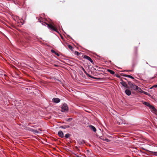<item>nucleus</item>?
<instances>
[{
  "mask_svg": "<svg viewBox=\"0 0 157 157\" xmlns=\"http://www.w3.org/2000/svg\"><path fill=\"white\" fill-rule=\"evenodd\" d=\"M39 21L40 22H42V24L44 25H47L48 28L50 29H52L55 31L57 32V28L54 25L52 24H48L45 22H44L42 21L43 20V18L40 17V18L38 19Z\"/></svg>",
  "mask_w": 157,
  "mask_h": 157,
  "instance_id": "1",
  "label": "nucleus"
},
{
  "mask_svg": "<svg viewBox=\"0 0 157 157\" xmlns=\"http://www.w3.org/2000/svg\"><path fill=\"white\" fill-rule=\"evenodd\" d=\"M68 110L67 105L66 104H64L62 107L61 111L62 112H65Z\"/></svg>",
  "mask_w": 157,
  "mask_h": 157,
  "instance_id": "2",
  "label": "nucleus"
},
{
  "mask_svg": "<svg viewBox=\"0 0 157 157\" xmlns=\"http://www.w3.org/2000/svg\"><path fill=\"white\" fill-rule=\"evenodd\" d=\"M136 90H137L138 92L144 93L146 95H147L148 96L150 95L147 92H145L144 91L142 90L138 86L137 87L136 89Z\"/></svg>",
  "mask_w": 157,
  "mask_h": 157,
  "instance_id": "3",
  "label": "nucleus"
},
{
  "mask_svg": "<svg viewBox=\"0 0 157 157\" xmlns=\"http://www.w3.org/2000/svg\"><path fill=\"white\" fill-rule=\"evenodd\" d=\"M151 111L153 113L156 114L157 113V111L155 108L152 105H151V107H150L149 108Z\"/></svg>",
  "mask_w": 157,
  "mask_h": 157,
  "instance_id": "4",
  "label": "nucleus"
},
{
  "mask_svg": "<svg viewBox=\"0 0 157 157\" xmlns=\"http://www.w3.org/2000/svg\"><path fill=\"white\" fill-rule=\"evenodd\" d=\"M60 100L59 98H54L52 99V101L56 103H58L60 101Z\"/></svg>",
  "mask_w": 157,
  "mask_h": 157,
  "instance_id": "5",
  "label": "nucleus"
},
{
  "mask_svg": "<svg viewBox=\"0 0 157 157\" xmlns=\"http://www.w3.org/2000/svg\"><path fill=\"white\" fill-rule=\"evenodd\" d=\"M84 58L89 60L91 63H92L93 62L92 59L89 56H84Z\"/></svg>",
  "mask_w": 157,
  "mask_h": 157,
  "instance_id": "6",
  "label": "nucleus"
},
{
  "mask_svg": "<svg viewBox=\"0 0 157 157\" xmlns=\"http://www.w3.org/2000/svg\"><path fill=\"white\" fill-rule=\"evenodd\" d=\"M120 83L123 86L127 88H128L127 85L125 82H124L122 80L120 82Z\"/></svg>",
  "mask_w": 157,
  "mask_h": 157,
  "instance_id": "7",
  "label": "nucleus"
},
{
  "mask_svg": "<svg viewBox=\"0 0 157 157\" xmlns=\"http://www.w3.org/2000/svg\"><path fill=\"white\" fill-rule=\"evenodd\" d=\"M125 94L128 96L130 95L131 94V91L128 89L125 90Z\"/></svg>",
  "mask_w": 157,
  "mask_h": 157,
  "instance_id": "8",
  "label": "nucleus"
},
{
  "mask_svg": "<svg viewBox=\"0 0 157 157\" xmlns=\"http://www.w3.org/2000/svg\"><path fill=\"white\" fill-rule=\"evenodd\" d=\"M59 136L61 137L62 138L63 137V133L62 131H59L58 132Z\"/></svg>",
  "mask_w": 157,
  "mask_h": 157,
  "instance_id": "9",
  "label": "nucleus"
},
{
  "mask_svg": "<svg viewBox=\"0 0 157 157\" xmlns=\"http://www.w3.org/2000/svg\"><path fill=\"white\" fill-rule=\"evenodd\" d=\"M89 127L91 129L93 130L94 132H96V129L93 126L90 125L89 126Z\"/></svg>",
  "mask_w": 157,
  "mask_h": 157,
  "instance_id": "10",
  "label": "nucleus"
},
{
  "mask_svg": "<svg viewBox=\"0 0 157 157\" xmlns=\"http://www.w3.org/2000/svg\"><path fill=\"white\" fill-rule=\"evenodd\" d=\"M143 104L147 106H148L149 108L150 107H151V105L149 103L146 102H143Z\"/></svg>",
  "mask_w": 157,
  "mask_h": 157,
  "instance_id": "11",
  "label": "nucleus"
},
{
  "mask_svg": "<svg viewBox=\"0 0 157 157\" xmlns=\"http://www.w3.org/2000/svg\"><path fill=\"white\" fill-rule=\"evenodd\" d=\"M138 86L133 84L131 87L134 90H136Z\"/></svg>",
  "mask_w": 157,
  "mask_h": 157,
  "instance_id": "12",
  "label": "nucleus"
},
{
  "mask_svg": "<svg viewBox=\"0 0 157 157\" xmlns=\"http://www.w3.org/2000/svg\"><path fill=\"white\" fill-rule=\"evenodd\" d=\"M107 71L109 72L112 75H113L115 73V72L111 70L108 69Z\"/></svg>",
  "mask_w": 157,
  "mask_h": 157,
  "instance_id": "13",
  "label": "nucleus"
},
{
  "mask_svg": "<svg viewBox=\"0 0 157 157\" xmlns=\"http://www.w3.org/2000/svg\"><path fill=\"white\" fill-rule=\"evenodd\" d=\"M39 131H37V130H34L33 131L35 133H40V131H41V130H40L39 129Z\"/></svg>",
  "mask_w": 157,
  "mask_h": 157,
  "instance_id": "14",
  "label": "nucleus"
},
{
  "mask_svg": "<svg viewBox=\"0 0 157 157\" xmlns=\"http://www.w3.org/2000/svg\"><path fill=\"white\" fill-rule=\"evenodd\" d=\"M83 71H84V72H85V73H86V74L87 75H88L89 77H90V78H94L93 77L91 76V75H88V74H87L86 72V71H85V70H84V69L83 68Z\"/></svg>",
  "mask_w": 157,
  "mask_h": 157,
  "instance_id": "15",
  "label": "nucleus"
},
{
  "mask_svg": "<svg viewBox=\"0 0 157 157\" xmlns=\"http://www.w3.org/2000/svg\"><path fill=\"white\" fill-rule=\"evenodd\" d=\"M150 152L151 153L153 154V155H157V152H154L152 151H150Z\"/></svg>",
  "mask_w": 157,
  "mask_h": 157,
  "instance_id": "16",
  "label": "nucleus"
},
{
  "mask_svg": "<svg viewBox=\"0 0 157 157\" xmlns=\"http://www.w3.org/2000/svg\"><path fill=\"white\" fill-rule=\"evenodd\" d=\"M70 136V135L69 134L67 133L66 134L65 136V137L66 138H68Z\"/></svg>",
  "mask_w": 157,
  "mask_h": 157,
  "instance_id": "17",
  "label": "nucleus"
},
{
  "mask_svg": "<svg viewBox=\"0 0 157 157\" xmlns=\"http://www.w3.org/2000/svg\"><path fill=\"white\" fill-rule=\"evenodd\" d=\"M125 76L126 77H127L129 78H132V79H133L134 78L132 76H131V75H126Z\"/></svg>",
  "mask_w": 157,
  "mask_h": 157,
  "instance_id": "18",
  "label": "nucleus"
},
{
  "mask_svg": "<svg viewBox=\"0 0 157 157\" xmlns=\"http://www.w3.org/2000/svg\"><path fill=\"white\" fill-rule=\"evenodd\" d=\"M128 84L130 86V87H131L133 85L132 83L130 82H128Z\"/></svg>",
  "mask_w": 157,
  "mask_h": 157,
  "instance_id": "19",
  "label": "nucleus"
},
{
  "mask_svg": "<svg viewBox=\"0 0 157 157\" xmlns=\"http://www.w3.org/2000/svg\"><path fill=\"white\" fill-rule=\"evenodd\" d=\"M75 54L77 56H78L80 54V53L77 51H75Z\"/></svg>",
  "mask_w": 157,
  "mask_h": 157,
  "instance_id": "20",
  "label": "nucleus"
},
{
  "mask_svg": "<svg viewBox=\"0 0 157 157\" xmlns=\"http://www.w3.org/2000/svg\"><path fill=\"white\" fill-rule=\"evenodd\" d=\"M68 47L71 50H72L73 48L72 46L69 45H68Z\"/></svg>",
  "mask_w": 157,
  "mask_h": 157,
  "instance_id": "21",
  "label": "nucleus"
},
{
  "mask_svg": "<svg viewBox=\"0 0 157 157\" xmlns=\"http://www.w3.org/2000/svg\"><path fill=\"white\" fill-rule=\"evenodd\" d=\"M99 138H100V139H101V140H104V139H105V138H104L103 136H100V137H99Z\"/></svg>",
  "mask_w": 157,
  "mask_h": 157,
  "instance_id": "22",
  "label": "nucleus"
},
{
  "mask_svg": "<svg viewBox=\"0 0 157 157\" xmlns=\"http://www.w3.org/2000/svg\"><path fill=\"white\" fill-rule=\"evenodd\" d=\"M104 141H106L107 142H109L110 141L109 140L106 138L105 139Z\"/></svg>",
  "mask_w": 157,
  "mask_h": 157,
  "instance_id": "23",
  "label": "nucleus"
},
{
  "mask_svg": "<svg viewBox=\"0 0 157 157\" xmlns=\"http://www.w3.org/2000/svg\"><path fill=\"white\" fill-rule=\"evenodd\" d=\"M72 120V118H69L67 120V121H71Z\"/></svg>",
  "mask_w": 157,
  "mask_h": 157,
  "instance_id": "24",
  "label": "nucleus"
},
{
  "mask_svg": "<svg viewBox=\"0 0 157 157\" xmlns=\"http://www.w3.org/2000/svg\"><path fill=\"white\" fill-rule=\"evenodd\" d=\"M61 127L62 128H66V126H61Z\"/></svg>",
  "mask_w": 157,
  "mask_h": 157,
  "instance_id": "25",
  "label": "nucleus"
},
{
  "mask_svg": "<svg viewBox=\"0 0 157 157\" xmlns=\"http://www.w3.org/2000/svg\"><path fill=\"white\" fill-rule=\"evenodd\" d=\"M51 52H53V53H55L56 52H55L54 51V50H51Z\"/></svg>",
  "mask_w": 157,
  "mask_h": 157,
  "instance_id": "26",
  "label": "nucleus"
},
{
  "mask_svg": "<svg viewBox=\"0 0 157 157\" xmlns=\"http://www.w3.org/2000/svg\"><path fill=\"white\" fill-rule=\"evenodd\" d=\"M153 87H157V85H154Z\"/></svg>",
  "mask_w": 157,
  "mask_h": 157,
  "instance_id": "27",
  "label": "nucleus"
},
{
  "mask_svg": "<svg viewBox=\"0 0 157 157\" xmlns=\"http://www.w3.org/2000/svg\"><path fill=\"white\" fill-rule=\"evenodd\" d=\"M55 54H56L58 56H59V54H58V53H57L56 52Z\"/></svg>",
  "mask_w": 157,
  "mask_h": 157,
  "instance_id": "28",
  "label": "nucleus"
},
{
  "mask_svg": "<svg viewBox=\"0 0 157 157\" xmlns=\"http://www.w3.org/2000/svg\"><path fill=\"white\" fill-rule=\"evenodd\" d=\"M66 126V128H69V126Z\"/></svg>",
  "mask_w": 157,
  "mask_h": 157,
  "instance_id": "29",
  "label": "nucleus"
},
{
  "mask_svg": "<svg viewBox=\"0 0 157 157\" xmlns=\"http://www.w3.org/2000/svg\"><path fill=\"white\" fill-rule=\"evenodd\" d=\"M153 87H153V86H151V87L150 88V89H152Z\"/></svg>",
  "mask_w": 157,
  "mask_h": 157,
  "instance_id": "30",
  "label": "nucleus"
},
{
  "mask_svg": "<svg viewBox=\"0 0 157 157\" xmlns=\"http://www.w3.org/2000/svg\"><path fill=\"white\" fill-rule=\"evenodd\" d=\"M84 143V141H82V144H83V143Z\"/></svg>",
  "mask_w": 157,
  "mask_h": 157,
  "instance_id": "31",
  "label": "nucleus"
},
{
  "mask_svg": "<svg viewBox=\"0 0 157 157\" xmlns=\"http://www.w3.org/2000/svg\"><path fill=\"white\" fill-rule=\"evenodd\" d=\"M121 123V122H119V124H120Z\"/></svg>",
  "mask_w": 157,
  "mask_h": 157,
  "instance_id": "32",
  "label": "nucleus"
},
{
  "mask_svg": "<svg viewBox=\"0 0 157 157\" xmlns=\"http://www.w3.org/2000/svg\"><path fill=\"white\" fill-rule=\"evenodd\" d=\"M87 151H89V150H87Z\"/></svg>",
  "mask_w": 157,
  "mask_h": 157,
  "instance_id": "33",
  "label": "nucleus"
}]
</instances>
